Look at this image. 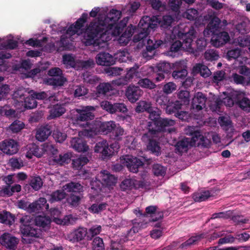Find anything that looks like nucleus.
Listing matches in <instances>:
<instances>
[{
  "mask_svg": "<svg viewBox=\"0 0 250 250\" xmlns=\"http://www.w3.org/2000/svg\"><path fill=\"white\" fill-rule=\"evenodd\" d=\"M182 45L183 44L180 41H176L171 45L169 50L167 52V55L172 58L178 57Z\"/></svg>",
  "mask_w": 250,
  "mask_h": 250,
  "instance_id": "32",
  "label": "nucleus"
},
{
  "mask_svg": "<svg viewBox=\"0 0 250 250\" xmlns=\"http://www.w3.org/2000/svg\"><path fill=\"white\" fill-rule=\"evenodd\" d=\"M65 111L66 109L63 104H56L51 108L49 116L51 119H54L62 116Z\"/></svg>",
  "mask_w": 250,
  "mask_h": 250,
  "instance_id": "31",
  "label": "nucleus"
},
{
  "mask_svg": "<svg viewBox=\"0 0 250 250\" xmlns=\"http://www.w3.org/2000/svg\"><path fill=\"white\" fill-rule=\"evenodd\" d=\"M19 242V238L9 233H4L0 237L1 245L7 250H16Z\"/></svg>",
  "mask_w": 250,
  "mask_h": 250,
  "instance_id": "7",
  "label": "nucleus"
},
{
  "mask_svg": "<svg viewBox=\"0 0 250 250\" xmlns=\"http://www.w3.org/2000/svg\"><path fill=\"white\" fill-rule=\"evenodd\" d=\"M107 206V204L105 203H102L100 204H93L88 208V210L93 213H99L105 210Z\"/></svg>",
  "mask_w": 250,
  "mask_h": 250,
  "instance_id": "53",
  "label": "nucleus"
},
{
  "mask_svg": "<svg viewBox=\"0 0 250 250\" xmlns=\"http://www.w3.org/2000/svg\"><path fill=\"white\" fill-rule=\"evenodd\" d=\"M101 230L102 227L101 226H93L87 231V239L91 240L94 236L99 234Z\"/></svg>",
  "mask_w": 250,
  "mask_h": 250,
  "instance_id": "64",
  "label": "nucleus"
},
{
  "mask_svg": "<svg viewBox=\"0 0 250 250\" xmlns=\"http://www.w3.org/2000/svg\"><path fill=\"white\" fill-rule=\"evenodd\" d=\"M66 201L69 206L72 208H77L80 204L82 199L83 198V194L78 193L75 194L74 193H69L66 196Z\"/></svg>",
  "mask_w": 250,
  "mask_h": 250,
  "instance_id": "27",
  "label": "nucleus"
},
{
  "mask_svg": "<svg viewBox=\"0 0 250 250\" xmlns=\"http://www.w3.org/2000/svg\"><path fill=\"white\" fill-rule=\"evenodd\" d=\"M205 234L204 233H201L200 234L196 235L195 236H193L189 238L188 240H187L184 243H182L180 248H187V247L192 245L196 244L197 242L200 241L202 239L205 237Z\"/></svg>",
  "mask_w": 250,
  "mask_h": 250,
  "instance_id": "34",
  "label": "nucleus"
},
{
  "mask_svg": "<svg viewBox=\"0 0 250 250\" xmlns=\"http://www.w3.org/2000/svg\"><path fill=\"white\" fill-rule=\"evenodd\" d=\"M29 150L28 151V154L27 155V157L28 156V154H32L38 158H40L42 155V151L41 150L40 148L34 144H32L29 145L28 147Z\"/></svg>",
  "mask_w": 250,
  "mask_h": 250,
  "instance_id": "51",
  "label": "nucleus"
},
{
  "mask_svg": "<svg viewBox=\"0 0 250 250\" xmlns=\"http://www.w3.org/2000/svg\"><path fill=\"white\" fill-rule=\"evenodd\" d=\"M33 222L38 227L45 228L50 224L51 220L49 217L45 216H37L34 220H32Z\"/></svg>",
  "mask_w": 250,
  "mask_h": 250,
  "instance_id": "40",
  "label": "nucleus"
},
{
  "mask_svg": "<svg viewBox=\"0 0 250 250\" xmlns=\"http://www.w3.org/2000/svg\"><path fill=\"white\" fill-rule=\"evenodd\" d=\"M222 103L221 100L216 97H212L211 100L208 101V105L211 110L215 111L220 108Z\"/></svg>",
  "mask_w": 250,
  "mask_h": 250,
  "instance_id": "56",
  "label": "nucleus"
},
{
  "mask_svg": "<svg viewBox=\"0 0 250 250\" xmlns=\"http://www.w3.org/2000/svg\"><path fill=\"white\" fill-rule=\"evenodd\" d=\"M152 172L157 177H164L166 173L167 167L159 164H154L152 166Z\"/></svg>",
  "mask_w": 250,
  "mask_h": 250,
  "instance_id": "38",
  "label": "nucleus"
},
{
  "mask_svg": "<svg viewBox=\"0 0 250 250\" xmlns=\"http://www.w3.org/2000/svg\"><path fill=\"white\" fill-rule=\"evenodd\" d=\"M178 99L184 104H188L189 103L190 95L188 90H181L178 94Z\"/></svg>",
  "mask_w": 250,
  "mask_h": 250,
  "instance_id": "59",
  "label": "nucleus"
},
{
  "mask_svg": "<svg viewBox=\"0 0 250 250\" xmlns=\"http://www.w3.org/2000/svg\"><path fill=\"white\" fill-rule=\"evenodd\" d=\"M115 127V122L112 121L100 122L99 124V131L105 135L112 132Z\"/></svg>",
  "mask_w": 250,
  "mask_h": 250,
  "instance_id": "28",
  "label": "nucleus"
},
{
  "mask_svg": "<svg viewBox=\"0 0 250 250\" xmlns=\"http://www.w3.org/2000/svg\"><path fill=\"white\" fill-rule=\"evenodd\" d=\"M52 133L51 127L46 125L41 126L36 131V138L40 142H43L46 140Z\"/></svg>",
  "mask_w": 250,
  "mask_h": 250,
  "instance_id": "23",
  "label": "nucleus"
},
{
  "mask_svg": "<svg viewBox=\"0 0 250 250\" xmlns=\"http://www.w3.org/2000/svg\"><path fill=\"white\" fill-rule=\"evenodd\" d=\"M71 160L70 154L68 153L60 154L59 156H54V161L60 165L68 164Z\"/></svg>",
  "mask_w": 250,
  "mask_h": 250,
  "instance_id": "49",
  "label": "nucleus"
},
{
  "mask_svg": "<svg viewBox=\"0 0 250 250\" xmlns=\"http://www.w3.org/2000/svg\"><path fill=\"white\" fill-rule=\"evenodd\" d=\"M43 181L40 176H34L31 178L29 182L30 186L35 190H39L43 185Z\"/></svg>",
  "mask_w": 250,
  "mask_h": 250,
  "instance_id": "48",
  "label": "nucleus"
},
{
  "mask_svg": "<svg viewBox=\"0 0 250 250\" xmlns=\"http://www.w3.org/2000/svg\"><path fill=\"white\" fill-rule=\"evenodd\" d=\"M233 214V211L232 210H228L225 212L214 213L212 214L211 219H215L217 218H223L224 219H228L229 218H230Z\"/></svg>",
  "mask_w": 250,
  "mask_h": 250,
  "instance_id": "62",
  "label": "nucleus"
},
{
  "mask_svg": "<svg viewBox=\"0 0 250 250\" xmlns=\"http://www.w3.org/2000/svg\"><path fill=\"white\" fill-rule=\"evenodd\" d=\"M151 104L150 103L145 101H140L137 103L135 108V111L137 113L143 112L144 111L148 112L151 110Z\"/></svg>",
  "mask_w": 250,
  "mask_h": 250,
  "instance_id": "41",
  "label": "nucleus"
},
{
  "mask_svg": "<svg viewBox=\"0 0 250 250\" xmlns=\"http://www.w3.org/2000/svg\"><path fill=\"white\" fill-rule=\"evenodd\" d=\"M157 139L155 137H147L148 140L143 142L146 144L148 150L158 156L161 154V151L159 143L156 140ZM158 139H159V138Z\"/></svg>",
  "mask_w": 250,
  "mask_h": 250,
  "instance_id": "20",
  "label": "nucleus"
},
{
  "mask_svg": "<svg viewBox=\"0 0 250 250\" xmlns=\"http://www.w3.org/2000/svg\"><path fill=\"white\" fill-rule=\"evenodd\" d=\"M156 22L153 23L151 19L148 16L143 17L140 21L138 24V27H141L149 34L151 29H155L157 27Z\"/></svg>",
  "mask_w": 250,
  "mask_h": 250,
  "instance_id": "25",
  "label": "nucleus"
},
{
  "mask_svg": "<svg viewBox=\"0 0 250 250\" xmlns=\"http://www.w3.org/2000/svg\"><path fill=\"white\" fill-rule=\"evenodd\" d=\"M195 146L196 144L194 141H192L190 138H185L176 143L175 152L179 154H182L184 152H187L191 147Z\"/></svg>",
  "mask_w": 250,
  "mask_h": 250,
  "instance_id": "15",
  "label": "nucleus"
},
{
  "mask_svg": "<svg viewBox=\"0 0 250 250\" xmlns=\"http://www.w3.org/2000/svg\"><path fill=\"white\" fill-rule=\"evenodd\" d=\"M1 150L8 155L16 154L19 150L17 143L13 139L5 140L0 145Z\"/></svg>",
  "mask_w": 250,
  "mask_h": 250,
  "instance_id": "14",
  "label": "nucleus"
},
{
  "mask_svg": "<svg viewBox=\"0 0 250 250\" xmlns=\"http://www.w3.org/2000/svg\"><path fill=\"white\" fill-rule=\"evenodd\" d=\"M102 181L103 185L106 186H111L114 185L116 182L117 179L113 175L109 173H102Z\"/></svg>",
  "mask_w": 250,
  "mask_h": 250,
  "instance_id": "37",
  "label": "nucleus"
},
{
  "mask_svg": "<svg viewBox=\"0 0 250 250\" xmlns=\"http://www.w3.org/2000/svg\"><path fill=\"white\" fill-rule=\"evenodd\" d=\"M114 145L117 146L118 143H113L109 145L106 140H103L96 144L94 151L101 154L102 159L107 160L114 154V150H112Z\"/></svg>",
  "mask_w": 250,
  "mask_h": 250,
  "instance_id": "4",
  "label": "nucleus"
},
{
  "mask_svg": "<svg viewBox=\"0 0 250 250\" xmlns=\"http://www.w3.org/2000/svg\"><path fill=\"white\" fill-rule=\"evenodd\" d=\"M8 63H0V71H8L14 73L16 71H19L21 73H24L27 72L31 68L32 63H17L13 65L12 68H10L8 65Z\"/></svg>",
  "mask_w": 250,
  "mask_h": 250,
  "instance_id": "13",
  "label": "nucleus"
},
{
  "mask_svg": "<svg viewBox=\"0 0 250 250\" xmlns=\"http://www.w3.org/2000/svg\"><path fill=\"white\" fill-rule=\"evenodd\" d=\"M207 98L206 95L201 92L195 93L192 99L191 109L199 111L206 107Z\"/></svg>",
  "mask_w": 250,
  "mask_h": 250,
  "instance_id": "11",
  "label": "nucleus"
},
{
  "mask_svg": "<svg viewBox=\"0 0 250 250\" xmlns=\"http://www.w3.org/2000/svg\"><path fill=\"white\" fill-rule=\"evenodd\" d=\"M48 205L46 204V200L44 198H40L38 200L30 204L28 212L39 213L43 211L44 208H47Z\"/></svg>",
  "mask_w": 250,
  "mask_h": 250,
  "instance_id": "19",
  "label": "nucleus"
},
{
  "mask_svg": "<svg viewBox=\"0 0 250 250\" xmlns=\"http://www.w3.org/2000/svg\"><path fill=\"white\" fill-rule=\"evenodd\" d=\"M204 58L208 61H216L219 58L218 52L214 49L207 50L204 53Z\"/></svg>",
  "mask_w": 250,
  "mask_h": 250,
  "instance_id": "45",
  "label": "nucleus"
},
{
  "mask_svg": "<svg viewBox=\"0 0 250 250\" xmlns=\"http://www.w3.org/2000/svg\"><path fill=\"white\" fill-rule=\"evenodd\" d=\"M15 222V216L9 212L3 211L0 213V222L11 225Z\"/></svg>",
  "mask_w": 250,
  "mask_h": 250,
  "instance_id": "36",
  "label": "nucleus"
},
{
  "mask_svg": "<svg viewBox=\"0 0 250 250\" xmlns=\"http://www.w3.org/2000/svg\"><path fill=\"white\" fill-rule=\"evenodd\" d=\"M163 43L162 40H156L153 42L151 40H148L147 41V45L146 46V51L143 52V56L146 58V60H149L156 55V50Z\"/></svg>",
  "mask_w": 250,
  "mask_h": 250,
  "instance_id": "12",
  "label": "nucleus"
},
{
  "mask_svg": "<svg viewBox=\"0 0 250 250\" xmlns=\"http://www.w3.org/2000/svg\"><path fill=\"white\" fill-rule=\"evenodd\" d=\"M50 213L53 221L57 224L63 225L73 224L77 220V218L74 217L72 215H66L62 218L61 212L58 208H51Z\"/></svg>",
  "mask_w": 250,
  "mask_h": 250,
  "instance_id": "5",
  "label": "nucleus"
},
{
  "mask_svg": "<svg viewBox=\"0 0 250 250\" xmlns=\"http://www.w3.org/2000/svg\"><path fill=\"white\" fill-rule=\"evenodd\" d=\"M29 91L23 87L18 88L13 94V98L17 101H22L24 100L26 98L25 97L27 96L26 94L28 93Z\"/></svg>",
  "mask_w": 250,
  "mask_h": 250,
  "instance_id": "44",
  "label": "nucleus"
},
{
  "mask_svg": "<svg viewBox=\"0 0 250 250\" xmlns=\"http://www.w3.org/2000/svg\"><path fill=\"white\" fill-rule=\"evenodd\" d=\"M175 124V121L172 119H160L148 122L146 125L147 132L143 134L141 140L146 141L148 140L147 137L160 138L164 136V132H175V128L172 127Z\"/></svg>",
  "mask_w": 250,
  "mask_h": 250,
  "instance_id": "1",
  "label": "nucleus"
},
{
  "mask_svg": "<svg viewBox=\"0 0 250 250\" xmlns=\"http://www.w3.org/2000/svg\"><path fill=\"white\" fill-rule=\"evenodd\" d=\"M25 125L23 122L16 120L10 125L9 128L13 133H18L24 127Z\"/></svg>",
  "mask_w": 250,
  "mask_h": 250,
  "instance_id": "58",
  "label": "nucleus"
},
{
  "mask_svg": "<svg viewBox=\"0 0 250 250\" xmlns=\"http://www.w3.org/2000/svg\"><path fill=\"white\" fill-rule=\"evenodd\" d=\"M106 25L103 21L101 16L94 19L90 22L85 29L83 36V42L86 45H91L96 43L95 39L102 37L104 34H106Z\"/></svg>",
  "mask_w": 250,
  "mask_h": 250,
  "instance_id": "2",
  "label": "nucleus"
},
{
  "mask_svg": "<svg viewBox=\"0 0 250 250\" xmlns=\"http://www.w3.org/2000/svg\"><path fill=\"white\" fill-rule=\"evenodd\" d=\"M20 222L21 224L20 230L23 236L39 238L41 236V230L33 222L30 217L25 216L20 219Z\"/></svg>",
  "mask_w": 250,
  "mask_h": 250,
  "instance_id": "3",
  "label": "nucleus"
},
{
  "mask_svg": "<svg viewBox=\"0 0 250 250\" xmlns=\"http://www.w3.org/2000/svg\"><path fill=\"white\" fill-rule=\"evenodd\" d=\"M75 110L77 112L76 120L77 121H87L94 118L95 108L93 106H83Z\"/></svg>",
  "mask_w": 250,
  "mask_h": 250,
  "instance_id": "6",
  "label": "nucleus"
},
{
  "mask_svg": "<svg viewBox=\"0 0 250 250\" xmlns=\"http://www.w3.org/2000/svg\"><path fill=\"white\" fill-rule=\"evenodd\" d=\"M18 46V42L13 39H8L0 44V47L4 49H14Z\"/></svg>",
  "mask_w": 250,
  "mask_h": 250,
  "instance_id": "52",
  "label": "nucleus"
},
{
  "mask_svg": "<svg viewBox=\"0 0 250 250\" xmlns=\"http://www.w3.org/2000/svg\"><path fill=\"white\" fill-rule=\"evenodd\" d=\"M100 104L103 109L111 114H114L117 112L125 113L128 111L126 106L124 103H115L112 104L107 101H103Z\"/></svg>",
  "mask_w": 250,
  "mask_h": 250,
  "instance_id": "9",
  "label": "nucleus"
},
{
  "mask_svg": "<svg viewBox=\"0 0 250 250\" xmlns=\"http://www.w3.org/2000/svg\"><path fill=\"white\" fill-rule=\"evenodd\" d=\"M156 102L157 105H160L162 108H165L168 105L169 99L167 95L162 94L157 97Z\"/></svg>",
  "mask_w": 250,
  "mask_h": 250,
  "instance_id": "63",
  "label": "nucleus"
},
{
  "mask_svg": "<svg viewBox=\"0 0 250 250\" xmlns=\"http://www.w3.org/2000/svg\"><path fill=\"white\" fill-rule=\"evenodd\" d=\"M220 24V19L219 18L217 17L212 18L207 27L205 29L203 32L204 35L205 36H209L210 34L214 35L221 31Z\"/></svg>",
  "mask_w": 250,
  "mask_h": 250,
  "instance_id": "17",
  "label": "nucleus"
},
{
  "mask_svg": "<svg viewBox=\"0 0 250 250\" xmlns=\"http://www.w3.org/2000/svg\"><path fill=\"white\" fill-rule=\"evenodd\" d=\"M87 229L84 228H79L67 235L68 239L73 242H79L87 237Z\"/></svg>",
  "mask_w": 250,
  "mask_h": 250,
  "instance_id": "21",
  "label": "nucleus"
},
{
  "mask_svg": "<svg viewBox=\"0 0 250 250\" xmlns=\"http://www.w3.org/2000/svg\"><path fill=\"white\" fill-rule=\"evenodd\" d=\"M28 94H30L31 97L34 98L35 100H43L44 99H48L49 101L55 100V95L48 96V94L45 92H37L33 90H30L28 92Z\"/></svg>",
  "mask_w": 250,
  "mask_h": 250,
  "instance_id": "35",
  "label": "nucleus"
},
{
  "mask_svg": "<svg viewBox=\"0 0 250 250\" xmlns=\"http://www.w3.org/2000/svg\"><path fill=\"white\" fill-rule=\"evenodd\" d=\"M63 188L67 192L75 194H83V187L79 182H71L66 184L63 186Z\"/></svg>",
  "mask_w": 250,
  "mask_h": 250,
  "instance_id": "24",
  "label": "nucleus"
},
{
  "mask_svg": "<svg viewBox=\"0 0 250 250\" xmlns=\"http://www.w3.org/2000/svg\"><path fill=\"white\" fill-rule=\"evenodd\" d=\"M50 203L61 201L66 197V193L63 190H57L47 195Z\"/></svg>",
  "mask_w": 250,
  "mask_h": 250,
  "instance_id": "33",
  "label": "nucleus"
},
{
  "mask_svg": "<svg viewBox=\"0 0 250 250\" xmlns=\"http://www.w3.org/2000/svg\"><path fill=\"white\" fill-rule=\"evenodd\" d=\"M112 56L105 52H100L96 57V62H111Z\"/></svg>",
  "mask_w": 250,
  "mask_h": 250,
  "instance_id": "46",
  "label": "nucleus"
},
{
  "mask_svg": "<svg viewBox=\"0 0 250 250\" xmlns=\"http://www.w3.org/2000/svg\"><path fill=\"white\" fill-rule=\"evenodd\" d=\"M186 133L190 135L192 137L189 138L190 140L192 141H194V143L196 144V142L198 141V137L200 136L201 132L194 126H189L186 129Z\"/></svg>",
  "mask_w": 250,
  "mask_h": 250,
  "instance_id": "50",
  "label": "nucleus"
},
{
  "mask_svg": "<svg viewBox=\"0 0 250 250\" xmlns=\"http://www.w3.org/2000/svg\"><path fill=\"white\" fill-rule=\"evenodd\" d=\"M123 159L124 164L131 172L137 173L139 169L144 166V163L140 159L132 155H125Z\"/></svg>",
  "mask_w": 250,
  "mask_h": 250,
  "instance_id": "8",
  "label": "nucleus"
},
{
  "mask_svg": "<svg viewBox=\"0 0 250 250\" xmlns=\"http://www.w3.org/2000/svg\"><path fill=\"white\" fill-rule=\"evenodd\" d=\"M241 55V50L239 48H235L229 50L227 53L226 58L229 61H231L233 60H235Z\"/></svg>",
  "mask_w": 250,
  "mask_h": 250,
  "instance_id": "60",
  "label": "nucleus"
},
{
  "mask_svg": "<svg viewBox=\"0 0 250 250\" xmlns=\"http://www.w3.org/2000/svg\"><path fill=\"white\" fill-rule=\"evenodd\" d=\"M230 39L229 35L227 32L220 31L214 35L212 38V44L216 47H219L228 42Z\"/></svg>",
  "mask_w": 250,
  "mask_h": 250,
  "instance_id": "18",
  "label": "nucleus"
},
{
  "mask_svg": "<svg viewBox=\"0 0 250 250\" xmlns=\"http://www.w3.org/2000/svg\"><path fill=\"white\" fill-rule=\"evenodd\" d=\"M70 144L71 147L79 152H86L89 149L86 142L79 137L73 138L70 141Z\"/></svg>",
  "mask_w": 250,
  "mask_h": 250,
  "instance_id": "22",
  "label": "nucleus"
},
{
  "mask_svg": "<svg viewBox=\"0 0 250 250\" xmlns=\"http://www.w3.org/2000/svg\"><path fill=\"white\" fill-rule=\"evenodd\" d=\"M121 15L122 12L120 10L112 9L106 15L101 16V17L106 25L110 26L111 28L120 19Z\"/></svg>",
  "mask_w": 250,
  "mask_h": 250,
  "instance_id": "16",
  "label": "nucleus"
},
{
  "mask_svg": "<svg viewBox=\"0 0 250 250\" xmlns=\"http://www.w3.org/2000/svg\"><path fill=\"white\" fill-rule=\"evenodd\" d=\"M136 30V27L130 24L125 29V32L122 34L120 39V42L122 41L123 39L125 38L127 40L126 42L127 43L129 39L132 36L134 31Z\"/></svg>",
  "mask_w": 250,
  "mask_h": 250,
  "instance_id": "54",
  "label": "nucleus"
},
{
  "mask_svg": "<svg viewBox=\"0 0 250 250\" xmlns=\"http://www.w3.org/2000/svg\"><path fill=\"white\" fill-rule=\"evenodd\" d=\"M93 250H104V245L103 239L100 237H96L92 242Z\"/></svg>",
  "mask_w": 250,
  "mask_h": 250,
  "instance_id": "61",
  "label": "nucleus"
},
{
  "mask_svg": "<svg viewBox=\"0 0 250 250\" xmlns=\"http://www.w3.org/2000/svg\"><path fill=\"white\" fill-rule=\"evenodd\" d=\"M166 64V63H158L155 68L154 71L158 73L157 76L155 79L156 82L161 81L165 79V77L163 73L168 71L165 68Z\"/></svg>",
  "mask_w": 250,
  "mask_h": 250,
  "instance_id": "42",
  "label": "nucleus"
},
{
  "mask_svg": "<svg viewBox=\"0 0 250 250\" xmlns=\"http://www.w3.org/2000/svg\"><path fill=\"white\" fill-rule=\"evenodd\" d=\"M138 33L135 35L133 38V41L134 42H137L141 41L143 42H144L145 40L149 35L148 31L144 30L143 28L139 27Z\"/></svg>",
  "mask_w": 250,
  "mask_h": 250,
  "instance_id": "47",
  "label": "nucleus"
},
{
  "mask_svg": "<svg viewBox=\"0 0 250 250\" xmlns=\"http://www.w3.org/2000/svg\"><path fill=\"white\" fill-rule=\"evenodd\" d=\"M144 94L140 86L130 84L125 90V95L127 100L131 103L137 102Z\"/></svg>",
  "mask_w": 250,
  "mask_h": 250,
  "instance_id": "10",
  "label": "nucleus"
},
{
  "mask_svg": "<svg viewBox=\"0 0 250 250\" xmlns=\"http://www.w3.org/2000/svg\"><path fill=\"white\" fill-rule=\"evenodd\" d=\"M192 73L194 76L199 74L203 77L207 78L211 75V71L203 63H196L193 67Z\"/></svg>",
  "mask_w": 250,
  "mask_h": 250,
  "instance_id": "26",
  "label": "nucleus"
},
{
  "mask_svg": "<svg viewBox=\"0 0 250 250\" xmlns=\"http://www.w3.org/2000/svg\"><path fill=\"white\" fill-rule=\"evenodd\" d=\"M236 104L243 110L247 112H250V100L247 97H243L240 100L238 97Z\"/></svg>",
  "mask_w": 250,
  "mask_h": 250,
  "instance_id": "43",
  "label": "nucleus"
},
{
  "mask_svg": "<svg viewBox=\"0 0 250 250\" xmlns=\"http://www.w3.org/2000/svg\"><path fill=\"white\" fill-rule=\"evenodd\" d=\"M89 161V158L83 155H80L72 160V167L76 170L81 169L83 166L87 164Z\"/></svg>",
  "mask_w": 250,
  "mask_h": 250,
  "instance_id": "29",
  "label": "nucleus"
},
{
  "mask_svg": "<svg viewBox=\"0 0 250 250\" xmlns=\"http://www.w3.org/2000/svg\"><path fill=\"white\" fill-rule=\"evenodd\" d=\"M138 84L142 88L152 90L157 87L156 84L148 78L140 79Z\"/></svg>",
  "mask_w": 250,
  "mask_h": 250,
  "instance_id": "39",
  "label": "nucleus"
},
{
  "mask_svg": "<svg viewBox=\"0 0 250 250\" xmlns=\"http://www.w3.org/2000/svg\"><path fill=\"white\" fill-rule=\"evenodd\" d=\"M67 81V79L64 76L58 77H51L43 80L44 83L48 85L55 87L62 86Z\"/></svg>",
  "mask_w": 250,
  "mask_h": 250,
  "instance_id": "30",
  "label": "nucleus"
},
{
  "mask_svg": "<svg viewBox=\"0 0 250 250\" xmlns=\"http://www.w3.org/2000/svg\"><path fill=\"white\" fill-rule=\"evenodd\" d=\"M9 166L12 169H20L23 166V162L21 158L13 157L9 160Z\"/></svg>",
  "mask_w": 250,
  "mask_h": 250,
  "instance_id": "55",
  "label": "nucleus"
},
{
  "mask_svg": "<svg viewBox=\"0 0 250 250\" xmlns=\"http://www.w3.org/2000/svg\"><path fill=\"white\" fill-rule=\"evenodd\" d=\"M210 196V192L208 190L201 193H194L193 198L195 202H202L206 200Z\"/></svg>",
  "mask_w": 250,
  "mask_h": 250,
  "instance_id": "57",
  "label": "nucleus"
}]
</instances>
